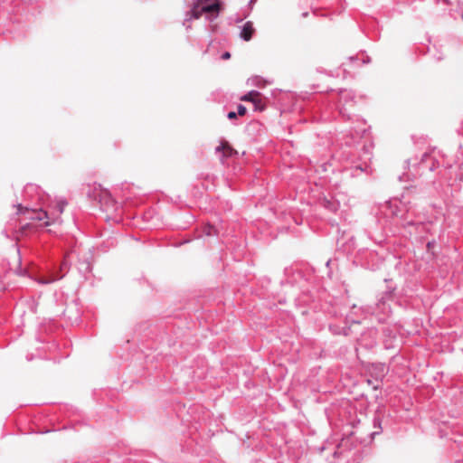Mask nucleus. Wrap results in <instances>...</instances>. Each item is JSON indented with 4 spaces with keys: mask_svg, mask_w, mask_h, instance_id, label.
<instances>
[{
    "mask_svg": "<svg viewBox=\"0 0 463 463\" xmlns=\"http://www.w3.org/2000/svg\"><path fill=\"white\" fill-rule=\"evenodd\" d=\"M216 151L222 152L223 157H231L237 154V151L227 141H222L221 145L216 147Z\"/></svg>",
    "mask_w": 463,
    "mask_h": 463,
    "instance_id": "nucleus-4",
    "label": "nucleus"
},
{
    "mask_svg": "<svg viewBox=\"0 0 463 463\" xmlns=\"http://www.w3.org/2000/svg\"><path fill=\"white\" fill-rule=\"evenodd\" d=\"M247 112L246 108L243 105L238 106V115L239 116H244Z\"/></svg>",
    "mask_w": 463,
    "mask_h": 463,
    "instance_id": "nucleus-9",
    "label": "nucleus"
},
{
    "mask_svg": "<svg viewBox=\"0 0 463 463\" xmlns=\"http://www.w3.org/2000/svg\"><path fill=\"white\" fill-rule=\"evenodd\" d=\"M255 30L253 28V24L251 22H247L243 28H242V31L241 33V37L244 40V41H250L252 37V34L254 33Z\"/></svg>",
    "mask_w": 463,
    "mask_h": 463,
    "instance_id": "nucleus-5",
    "label": "nucleus"
},
{
    "mask_svg": "<svg viewBox=\"0 0 463 463\" xmlns=\"http://www.w3.org/2000/svg\"><path fill=\"white\" fill-rule=\"evenodd\" d=\"M32 213L33 215L30 217V220H33V221H43V220H46V222H44L45 226H49L52 223H55V222H58V218L53 216V213H52L51 215H49L48 213L45 212V211H43V210H37V211L36 210H33Z\"/></svg>",
    "mask_w": 463,
    "mask_h": 463,
    "instance_id": "nucleus-3",
    "label": "nucleus"
},
{
    "mask_svg": "<svg viewBox=\"0 0 463 463\" xmlns=\"http://www.w3.org/2000/svg\"><path fill=\"white\" fill-rule=\"evenodd\" d=\"M203 233L206 235V236H213V235H216L217 234V231L216 229L212 226V225H206L204 226L203 228Z\"/></svg>",
    "mask_w": 463,
    "mask_h": 463,
    "instance_id": "nucleus-6",
    "label": "nucleus"
},
{
    "mask_svg": "<svg viewBox=\"0 0 463 463\" xmlns=\"http://www.w3.org/2000/svg\"><path fill=\"white\" fill-rule=\"evenodd\" d=\"M241 101H249L254 105L256 110L262 111L264 109V105L262 103V95L259 91L251 90L249 93L241 96L240 98Z\"/></svg>",
    "mask_w": 463,
    "mask_h": 463,
    "instance_id": "nucleus-2",
    "label": "nucleus"
},
{
    "mask_svg": "<svg viewBox=\"0 0 463 463\" xmlns=\"http://www.w3.org/2000/svg\"><path fill=\"white\" fill-rule=\"evenodd\" d=\"M218 0H197L188 14L190 18L198 19L203 14L217 15L220 12Z\"/></svg>",
    "mask_w": 463,
    "mask_h": 463,
    "instance_id": "nucleus-1",
    "label": "nucleus"
},
{
    "mask_svg": "<svg viewBox=\"0 0 463 463\" xmlns=\"http://www.w3.org/2000/svg\"><path fill=\"white\" fill-rule=\"evenodd\" d=\"M64 206H65V203L64 202L58 203V204L56 206V209H57V212H58V215H54L53 214V216L59 219V215L62 213Z\"/></svg>",
    "mask_w": 463,
    "mask_h": 463,
    "instance_id": "nucleus-8",
    "label": "nucleus"
},
{
    "mask_svg": "<svg viewBox=\"0 0 463 463\" xmlns=\"http://www.w3.org/2000/svg\"><path fill=\"white\" fill-rule=\"evenodd\" d=\"M65 265H66V263H65V262H63V263L61 264V269H65Z\"/></svg>",
    "mask_w": 463,
    "mask_h": 463,
    "instance_id": "nucleus-13",
    "label": "nucleus"
},
{
    "mask_svg": "<svg viewBox=\"0 0 463 463\" xmlns=\"http://www.w3.org/2000/svg\"><path fill=\"white\" fill-rule=\"evenodd\" d=\"M427 247L430 249V248L431 247V243H430V242H429V243H428V245H427Z\"/></svg>",
    "mask_w": 463,
    "mask_h": 463,
    "instance_id": "nucleus-15",
    "label": "nucleus"
},
{
    "mask_svg": "<svg viewBox=\"0 0 463 463\" xmlns=\"http://www.w3.org/2000/svg\"><path fill=\"white\" fill-rule=\"evenodd\" d=\"M229 119H235L237 118V114L234 111H231L227 115Z\"/></svg>",
    "mask_w": 463,
    "mask_h": 463,
    "instance_id": "nucleus-10",
    "label": "nucleus"
},
{
    "mask_svg": "<svg viewBox=\"0 0 463 463\" xmlns=\"http://www.w3.org/2000/svg\"><path fill=\"white\" fill-rule=\"evenodd\" d=\"M230 57H231V54H230V52H224V53L222 54V58L223 60H227V59H229Z\"/></svg>",
    "mask_w": 463,
    "mask_h": 463,
    "instance_id": "nucleus-12",
    "label": "nucleus"
},
{
    "mask_svg": "<svg viewBox=\"0 0 463 463\" xmlns=\"http://www.w3.org/2000/svg\"><path fill=\"white\" fill-rule=\"evenodd\" d=\"M17 207H18L19 213H24L25 212H29V210L27 208H24L21 204H19Z\"/></svg>",
    "mask_w": 463,
    "mask_h": 463,
    "instance_id": "nucleus-11",
    "label": "nucleus"
},
{
    "mask_svg": "<svg viewBox=\"0 0 463 463\" xmlns=\"http://www.w3.org/2000/svg\"><path fill=\"white\" fill-rule=\"evenodd\" d=\"M65 265H66V263H65V262H63V263L61 264V269H65Z\"/></svg>",
    "mask_w": 463,
    "mask_h": 463,
    "instance_id": "nucleus-14",
    "label": "nucleus"
},
{
    "mask_svg": "<svg viewBox=\"0 0 463 463\" xmlns=\"http://www.w3.org/2000/svg\"><path fill=\"white\" fill-rule=\"evenodd\" d=\"M61 278H62V276H61V277H51V278H48V279L41 278L38 281L40 283H42V284H48V283L53 282V281H55L57 279H60Z\"/></svg>",
    "mask_w": 463,
    "mask_h": 463,
    "instance_id": "nucleus-7",
    "label": "nucleus"
}]
</instances>
